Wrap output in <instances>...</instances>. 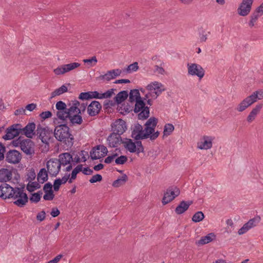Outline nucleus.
Wrapping results in <instances>:
<instances>
[{
  "label": "nucleus",
  "mask_w": 263,
  "mask_h": 263,
  "mask_svg": "<svg viewBox=\"0 0 263 263\" xmlns=\"http://www.w3.org/2000/svg\"><path fill=\"white\" fill-rule=\"evenodd\" d=\"M158 120L155 117L150 118L145 124V128L139 124H136L132 133V137L137 140L149 138L155 140L159 135L158 131L155 132Z\"/></svg>",
  "instance_id": "obj_1"
},
{
  "label": "nucleus",
  "mask_w": 263,
  "mask_h": 263,
  "mask_svg": "<svg viewBox=\"0 0 263 263\" xmlns=\"http://www.w3.org/2000/svg\"><path fill=\"white\" fill-rule=\"evenodd\" d=\"M0 197L4 199H13L14 203L22 206L28 201V197L23 190L20 188H13L10 185L5 183L0 185Z\"/></svg>",
  "instance_id": "obj_2"
},
{
  "label": "nucleus",
  "mask_w": 263,
  "mask_h": 263,
  "mask_svg": "<svg viewBox=\"0 0 263 263\" xmlns=\"http://www.w3.org/2000/svg\"><path fill=\"white\" fill-rule=\"evenodd\" d=\"M54 135L58 140L64 142L68 147H71L73 144V137L69 133V127L66 125L56 126Z\"/></svg>",
  "instance_id": "obj_3"
},
{
  "label": "nucleus",
  "mask_w": 263,
  "mask_h": 263,
  "mask_svg": "<svg viewBox=\"0 0 263 263\" xmlns=\"http://www.w3.org/2000/svg\"><path fill=\"white\" fill-rule=\"evenodd\" d=\"M124 147L130 153H136L139 155L143 152L144 148L141 141H138L134 142L132 140L126 139L122 141Z\"/></svg>",
  "instance_id": "obj_4"
},
{
  "label": "nucleus",
  "mask_w": 263,
  "mask_h": 263,
  "mask_svg": "<svg viewBox=\"0 0 263 263\" xmlns=\"http://www.w3.org/2000/svg\"><path fill=\"white\" fill-rule=\"evenodd\" d=\"M135 105L134 111L135 112H140L138 114V119L140 120L146 119L149 117V107L145 106V104L144 101L140 99L136 101Z\"/></svg>",
  "instance_id": "obj_5"
},
{
  "label": "nucleus",
  "mask_w": 263,
  "mask_h": 263,
  "mask_svg": "<svg viewBox=\"0 0 263 263\" xmlns=\"http://www.w3.org/2000/svg\"><path fill=\"white\" fill-rule=\"evenodd\" d=\"M14 175V179L17 180L20 178L19 175L12 167L2 168L0 169V182H6L10 181Z\"/></svg>",
  "instance_id": "obj_6"
},
{
  "label": "nucleus",
  "mask_w": 263,
  "mask_h": 263,
  "mask_svg": "<svg viewBox=\"0 0 263 263\" xmlns=\"http://www.w3.org/2000/svg\"><path fill=\"white\" fill-rule=\"evenodd\" d=\"M188 74L197 76L201 79L204 76L205 71L202 66L196 63H189L187 65Z\"/></svg>",
  "instance_id": "obj_7"
},
{
  "label": "nucleus",
  "mask_w": 263,
  "mask_h": 263,
  "mask_svg": "<svg viewBox=\"0 0 263 263\" xmlns=\"http://www.w3.org/2000/svg\"><path fill=\"white\" fill-rule=\"evenodd\" d=\"M253 0H242L237 9V14L241 16H247L251 12Z\"/></svg>",
  "instance_id": "obj_8"
},
{
  "label": "nucleus",
  "mask_w": 263,
  "mask_h": 263,
  "mask_svg": "<svg viewBox=\"0 0 263 263\" xmlns=\"http://www.w3.org/2000/svg\"><path fill=\"white\" fill-rule=\"evenodd\" d=\"M180 194V190L177 187H171L167 189L164 194L162 202L165 205L172 201Z\"/></svg>",
  "instance_id": "obj_9"
},
{
  "label": "nucleus",
  "mask_w": 263,
  "mask_h": 263,
  "mask_svg": "<svg viewBox=\"0 0 263 263\" xmlns=\"http://www.w3.org/2000/svg\"><path fill=\"white\" fill-rule=\"evenodd\" d=\"M146 89L153 93L151 96H152V99H156L162 91L165 90L163 85L158 82L151 83L146 86Z\"/></svg>",
  "instance_id": "obj_10"
},
{
  "label": "nucleus",
  "mask_w": 263,
  "mask_h": 263,
  "mask_svg": "<svg viewBox=\"0 0 263 263\" xmlns=\"http://www.w3.org/2000/svg\"><path fill=\"white\" fill-rule=\"evenodd\" d=\"M80 66V64L77 62L62 65L53 70L56 75L64 74Z\"/></svg>",
  "instance_id": "obj_11"
},
{
  "label": "nucleus",
  "mask_w": 263,
  "mask_h": 263,
  "mask_svg": "<svg viewBox=\"0 0 263 263\" xmlns=\"http://www.w3.org/2000/svg\"><path fill=\"white\" fill-rule=\"evenodd\" d=\"M21 159L22 155L16 150H10L6 154V161L9 163L17 164Z\"/></svg>",
  "instance_id": "obj_12"
},
{
  "label": "nucleus",
  "mask_w": 263,
  "mask_h": 263,
  "mask_svg": "<svg viewBox=\"0 0 263 263\" xmlns=\"http://www.w3.org/2000/svg\"><path fill=\"white\" fill-rule=\"evenodd\" d=\"M59 157V158L58 160L60 162L61 165L65 166L68 165L66 168V171L67 172L70 171L72 167V164L71 163L72 162L71 160H72V155L68 153H64L61 154Z\"/></svg>",
  "instance_id": "obj_13"
},
{
  "label": "nucleus",
  "mask_w": 263,
  "mask_h": 263,
  "mask_svg": "<svg viewBox=\"0 0 263 263\" xmlns=\"http://www.w3.org/2000/svg\"><path fill=\"white\" fill-rule=\"evenodd\" d=\"M108 151L103 145H98L92 151L90 152V157L92 160H96L104 157L107 155Z\"/></svg>",
  "instance_id": "obj_14"
},
{
  "label": "nucleus",
  "mask_w": 263,
  "mask_h": 263,
  "mask_svg": "<svg viewBox=\"0 0 263 263\" xmlns=\"http://www.w3.org/2000/svg\"><path fill=\"white\" fill-rule=\"evenodd\" d=\"M122 70L121 69H115L107 71L105 74L100 76L98 79L101 80L108 82L120 76Z\"/></svg>",
  "instance_id": "obj_15"
},
{
  "label": "nucleus",
  "mask_w": 263,
  "mask_h": 263,
  "mask_svg": "<svg viewBox=\"0 0 263 263\" xmlns=\"http://www.w3.org/2000/svg\"><path fill=\"white\" fill-rule=\"evenodd\" d=\"M254 103L253 97L250 95L242 100L237 105L235 109L238 112H242Z\"/></svg>",
  "instance_id": "obj_16"
},
{
  "label": "nucleus",
  "mask_w": 263,
  "mask_h": 263,
  "mask_svg": "<svg viewBox=\"0 0 263 263\" xmlns=\"http://www.w3.org/2000/svg\"><path fill=\"white\" fill-rule=\"evenodd\" d=\"M213 138L204 136L197 143V148L200 149H208L212 147Z\"/></svg>",
  "instance_id": "obj_17"
},
{
  "label": "nucleus",
  "mask_w": 263,
  "mask_h": 263,
  "mask_svg": "<svg viewBox=\"0 0 263 263\" xmlns=\"http://www.w3.org/2000/svg\"><path fill=\"white\" fill-rule=\"evenodd\" d=\"M122 140L119 134L113 133L111 134L107 138L108 145L111 147H116L118 146L121 143Z\"/></svg>",
  "instance_id": "obj_18"
},
{
  "label": "nucleus",
  "mask_w": 263,
  "mask_h": 263,
  "mask_svg": "<svg viewBox=\"0 0 263 263\" xmlns=\"http://www.w3.org/2000/svg\"><path fill=\"white\" fill-rule=\"evenodd\" d=\"M102 108L101 104L97 101H92L87 106V112L90 116L98 115Z\"/></svg>",
  "instance_id": "obj_19"
},
{
  "label": "nucleus",
  "mask_w": 263,
  "mask_h": 263,
  "mask_svg": "<svg viewBox=\"0 0 263 263\" xmlns=\"http://www.w3.org/2000/svg\"><path fill=\"white\" fill-rule=\"evenodd\" d=\"M115 134L121 136L126 130V126L125 122L121 119H118L114 123L112 126Z\"/></svg>",
  "instance_id": "obj_20"
},
{
  "label": "nucleus",
  "mask_w": 263,
  "mask_h": 263,
  "mask_svg": "<svg viewBox=\"0 0 263 263\" xmlns=\"http://www.w3.org/2000/svg\"><path fill=\"white\" fill-rule=\"evenodd\" d=\"M18 126V124L14 125L8 128L7 129L6 134L3 137V138L5 140H10L17 136L20 133L19 129L17 128Z\"/></svg>",
  "instance_id": "obj_21"
},
{
  "label": "nucleus",
  "mask_w": 263,
  "mask_h": 263,
  "mask_svg": "<svg viewBox=\"0 0 263 263\" xmlns=\"http://www.w3.org/2000/svg\"><path fill=\"white\" fill-rule=\"evenodd\" d=\"M33 142L28 139H23L21 149L26 154H31L33 152Z\"/></svg>",
  "instance_id": "obj_22"
},
{
  "label": "nucleus",
  "mask_w": 263,
  "mask_h": 263,
  "mask_svg": "<svg viewBox=\"0 0 263 263\" xmlns=\"http://www.w3.org/2000/svg\"><path fill=\"white\" fill-rule=\"evenodd\" d=\"M193 203L192 201H181L179 204L176 208L175 212L177 214L180 215L187 211L189 206Z\"/></svg>",
  "instance_id": "obj_23"
},
{
  "label": "nucleus",
  "mask_w": 263,
  "mask_h": 263,
  "mask_svg": "<svg viewBox=\"0 0 263 263\" xmlns=\"http://www.w3.org/2000/svg\"><path fill=\"white\" fill-rule=\"evenodd\" d=\"M61 166L58 159H50V176H56L60 171Z\"/></svg>",
  "instance_id": "obj_24"
},
{
  "label": "nucleus",
  "mask_w": 263,
  "mask_h": 263,
  "mask_svg": "<svg viewBox=\"0 0 263 263\" xmlns=\"http://www.w3.org/2000/svg\"><path fill=\"white\" fill-rule=\"evenodd\" d=\"M216 238V235L213 233H211L206 236H202L201 238L196 242V244L198 246L204 245L207 244Z\"/></svg>",
  "instance_id": "obj_25"
},
{
  "label": "nucleus",
  "mask_w": 263,
  "mask_h": 263,
  "mask_svg": "<svg viewBox=\"0 0 263 263\" xmlns=\"http://www.w3.org/2000/svg\"><path fill=\"white\" fill-rule=\"evenodd\" d=\"M38 133L40 134V137L42 141L48 144L49 141V133L48 129L44 127H39L37 129Z\"/></svg>",
  "instance_id": "obj_26"
},
{
  "label": "nucleus",
  "mask_w": 263,
  "mask_h": 263,
  "mask_svg": "<svg viewBox=\"0 0 263 263\" xmlns=\"http://www.w3.org/2000/svg\"><path fill=\"white\" fill-rule=\"evenodd\" d=\"M261 16H262V15L255 9L250 16V20L248 22L249 27L250 28H252L254 27L258 18Z\"/></svg>",
  "instance_id": "obj_27"
},
{
  "label": "nucleus",
  "mask_w": 263,
  "mask_h": 263,
  "mask_svg": "<svg viewBox=\"0 0 263 263\" xmlns=\"http://www.w3.org/2000/svg\"><path fill=\"white\" fill-rule=\"evenodd\" d=\"M35 124L34 123L28 124L23 129L24 135L28 138H32L34 135Z\"/></svg>",
  "instance_id": "obj_28"
},
{
  "label": "nucleus",
  "mask_w": 263,
  "mask_h": 263,
  "mask_svg": "<svg viewBox=\"0 0 263 263\" xmlns=\"http://www.w3.org/2000/svg\"><path fill=\"white\" fill-rule=\"evenodd\" d=\"M261 108L262 105L258 104L253 108L247 117L248 122H252L255 119L256 115L259 113Z\"/></svg>",
  "instance_id": "obj_29"
},
{
  "label": "nucleus",
  "mask_w": 263,
  "mask_h": 263,
  "mask_svg": "<svg viewBox=\"0 0 263 263\" xmlns=\"http://www.w3.org/2000/svg\"><path fill=\"white\" fill-rule=\"evenodd\" d=\"M128 96V93L127 91H121L114 98L115 102L117 104H120L124 101L127 98Z\"/></svg>",
  "instance_id": "obj_30"
},
{
  "label": "nucleus",
  "mask_w": 263,
  "mask_h": 263,
  "mask_svg": "<svg viewBox=\"0 0 263 263\" xmlns=\"http://www.w3.org/2000/svg\"><path fill=\"white\" fill-rule=\"evenodd\" d=\"M48 179V173L45 168H42L37 175V180L41 183H44Z\"/></svg>",
  "instance_id": "obj_31"
},
{
  "label": "nucleus",
  "mask_w": 263,
  "mask_h": 263,
  "mask_svg": "<svg viewBox=\"0 0 263 263\" xmlns=\"http://www.w3.org/2000/svg\"><path fill=\"white\" fill-rule=\"evenodd\" d=\"M128 95L129 100L132 103L136 102L141 98L139 91L138 89L131 90Z\"/></svg>",
  "instance_id": "obj_32"
},
{
  "label": "nucleus",
  "mask_w": 263,
  "mask_h": 263,
  "mask_svg": "<svg viewBox=\"0 0 263 263\" xmlns=\"http://www.w3.org/2000/svg\"><path fill=\"white\" fill-rule=\"evenodd\" d=\"M79 105L80 102L78 101L75 100L73 102L72 106L67 109L68 112H69L70 115L80 114V110H79Z\"/></svg>",
  "instance_id": "obj_33"
},
{
  "label": "nucleus",
  "mask_w": 263,
  "mask_h": 263,
  "mask_svg": "<svg viewBox=\"0 0 263 263\" xmlns=\"http://www.w3.org/2000/svg\"><path fill=\"white\" fill-rule=\"evenodd\" d=\"M127 180V176L124 174L120 178L114 181L112 183V186L115 187H118L124 185Z\"/></svg>",
  "instance_id": "obj_34"
},
{
  "label": "nucleus",
  "mask_w": 263,
  "mask_h": 263,
  "mask_svg": "<svg viewBox=\"0 0 263 263\" xmlns=\"http://www.w3.org/2000/svg\"><path fill=\"white\" fill-rule=\"evenodd\" d=\"M72 124H81L83 122L82 117L79 114L70 115L69 118Z\"/></svg>",
  "instance_id": "obj_35"
},
{
  "label": "nucleus",
  "mask_w": 263,
  "mask_h": 263,
  "mask_svg": "<svg viewBox=\"0 0 263 263\" xmlns=\"http://www.w3.org/2000/svg\"><path fill=\"white\" fill-rule=\"evenodd\" d=\"M68 91V88L65 85H62L60 88L56 89L51 93V97L50 98H53L57 96H60L64 92Z\"/></svg>",
  "instance_id": "obj_36"
},
{
  "label": "nucleus",
  "mask_w": 263,
  "mask_h": 263,
  "mask_svg": "<svg viewBox=\"0 0 263 263\" xmlns=\"http://www.w3.org/2000/svg\"><path fill=\"white\" fill-rule=\"evenodd\" d=\"M260 217L259 216L255 217L253 218L250 219L246 223L249 228L251 229L257 226L260 222Z\"/></svg>",
  "instance_id": "obj_37"
},
{
  "label": "nucleus",
  "mask_w": 263,
  "mask_h": 263,
  "mask_svg": "<svg viewBox=\"0 0 263 263\" xmlns=\"http://www.w3.org/2000/svg\"><path fill=\"white\" fill-rule=\"evenodd\" d=\"M57 115L59 119L62 120H66L67 119H69L70 116L69 112L66 110V109L58 111Z\"/></svg>",
  "instance_id": "obj_38"
},
{
  "label": "nucleus",
  "mask_w": 263,
  "mask_h": 263,
  "mask_svg": "<svg viewBox=\"0 0 263 263\" xmlns=\"http://www.w3.org/2000/svg\"><path fill=\"white\" fill-rule=\"evenodd\" d=\"M204 214L201 211H198L194 214L192 220L195 222H199L201 221L204 219Z\"/></svg>",
  "instance_id": "obj_39"
},
{
  "label": "nucleus",
  "mask_w": 263,
  "mask_h": 263,
  "mask_svg": "<svg viewBox=\"0 0 263 263\" xmlns=\"http://www.w3.org/2000/svg\"><path fill=\"white\" fill-rule=\"evenodd\" d=\"M174 130V126L172 124H166L164 127L163 136H168L170 135Z\"/></svg>",
  "instance_id": "obj_40"
},
{
  "label": "nucleus",
  "mask_w": 263,
  "mask_h": 263,
  "mask_svg": "<svg viewBox=\"0 0 263 263\" xmlns=\"http://www.w3.org/2000/svg\"><path fill=\"white\" fill-rule=\"evenodd\" d=\"M82 171V165H78L72 171L71 175V178L69 180V183L72 182V180L75 179L78 173Z\"/></svg>",
  "instance_id": "obj_41"
},
{
  "label": "nucleus",
  "mask_w": 263,
  "mask_h": 263,
  "mask_svg": "<svg viewBox=\"0 0 263 263\" xmlns=\"http://www.w3.org/2000/svg\"><path fill=\"white\" fill-rule=\"evenodd\" d=\"M251 97H253L254 102H256L258 100H261L263 99V90H259L253 92L251 95Z\"/></svg>",
  "instance_id": "obj_42"
},
{
  "label": "nucleus",
  "mask_w": 263,
  "mask_h": 263,
  "mask_svg": "<svg viewBox=\"0 0 263 263\" xmlns=\"http://www.w3.org/2000/svg\"><path fill=\"white\" fill-rule=\"evenodd\" d=\"M40 187L39 184L36 182L29 181L27 185V189L29 192H33Z\"/></svg>",
  "instance_id": "obj_43"
},
{
  "label": "nucleus",
  "mask_w": 263,
  "mask_h": 263,
  "mask_svg": "<svg viewBox=\"0 0 263 263\" xmlns=\"http://www.w3.org/2000/svg\"><path fill=\"white\" fill-rule=\"evenodd\" d=\"M83 62L84 63H87L88 64V65L90 66V67H92V66H95L98 61H97V58L94 56V57H92L90 59H84L83 60Z\"/></svg>",
  "instance_id": "obj_44"
},
{
  "label": "nucleus",
  "mask_w": 263,
  "mask_h": 263,
  "mask_svg": "<svg viewBox=\"0 0 263 263\" xmlns=\"http://www.w3.org/2000/svg\"><path fill=\"white\" fill-rule=\"evenodd\" d=\"M115 89H110L105 92L104 93H102L101 94V99H107L110 98L114 94Z\"/></svg>",
  "instance_id": "obj_45"
},
{
  "label": "nucleus",
  "mask_w": 263,
  "mask_h": 263,
  "mask_svg": "<svg viewBox=\"0 0 263 263\" xmlns=\"http://www.w3.org/2000/svg\"><path fill=\"white\" fill-rule=\"evenodd\" d=\"M127 161V158L125 156H121L115 159V162L117 164H123Z\"/></svg>",
  "instance_id": "obj_46"
},
{
  "label": "nucleus",
  "mask_w": 263,
  "mask_h": 263,
  "mask_svg": "<svg viewBox=\"0 0 263 263\" xmlns=\"http://www.w3.org/2000/svg\"><path fill=\"white\" fill-rule=\"evenodd\" d=\"M55 108L58 111H61L62 110H66V104L62 101H58L56 105Z\"/></svg>",
  "instance_id": "obj_47"
},
{
  "label": "nucleus",
  "mask_w": 263,
  "mask_h": 263,
  "mask_svg": "<svg viewBox=\"0 0 263 263\" xmlns=\"http://www.w3.org/2000/svg\"><path fill=\"white\" fill-rule=\"evenodd\" d=\"M250 230V229L249 228L248 226L246 223L243 225V226L240 229L238 230V234L239 235H243V234H245L246 232H247Z\"/></svg>",
  "instance_id": "obj_48"
},
{
  "label": "nucleus",
  "mask_w": 263,
  "mask_h": 263,
  "mask_svg": "<svg viewBox=\"0 0 263 263\" xmlns=\"http://www.w3.org/2000/svg\"><path fill=\"white\" fill-rule=\"evenodd\" d=\"M44 190L46 193L44 196V199L49 200V183H47L45 184Z\"/></svg>",
  "instance_id": "obj_49"
},
{
  "label": "nucleus",
  "mask_w": 263,
  "mask_h": 263,
  "mask_svg": "<svg viewBox=\"0 0 263 263\" xmlns=\"http://www.w3.org/2000/svg\"><path fill=\"white\" fill-rule=\"evenodd\" d=\"M102 180V177L100 174L93 175L89 180V182L91 183H96L98 181H101Z\"/></svg>",
  "instance_id": "obj_50"
},
{
  "label": "nucleus",
  "mask_w": 263,
  "mask_h": 263,
  "mask_svg": "<svg viewBox=\"0 0 263 263\" xmlns=\"http://www.w3.org/2000/svg\"><path fill=\"white\" fill-rule=\"evenodd\" d=\"M138 63L137 62H134V63L129 65L127 68V71L128 72H130L132 71H137L138 69Z\"/></svg>",
  "instance_id": "obj_51"
},
{
  "label": "nucleus",
  "mask_w": 263,
  "mask_h": 263,
  "mask_svg": "<svg viewBox=\"0 0 263 263\" xmlns=\"http://www.w3.org/2000/svg\"><path fill=\"white\" fill-rule=\"evenodd\" d=\"M208 34L205 31H202L199 33V39L201 43L205 42L208 39Z\"/></svg>",
  "instance_id": "obj_52"
},
{
  "label": "nucleus",
  "mask_w": 263,
  "mask_h": 263,
  "mask_svg": "<svg viewBox=\"0 0 263 263\" xmlns=\"http://www.w3.org/2000/svg\"><path fill=\"white\" fill-rule=\"evenodd\" d=\"M71 161L72 162L74 163V165L76 164V163L82 162L81 156L80 155V152L78 154H77L76 155H73V156H72V160Z\"/></svg>",
  "instance_id": "obj_53"
},
{
  "label": "nucleus",
  "mask_w": 263,
  "mask_h": 263,
  "mask_svg": "<svg viewBox=\"0 0 263 263\" xmlns=\"http://www.w3.org/2000/svg\"><path fill=\"white\" fill-rule=\"evenodd\" d=\"M79 98L81 100H88L89 99H91L90 92H82L80 94Z\"/></svg>",
  "instance_id": "obj_54"
},
{
  "label": "nucleus",
  "mask_w": 263,
  "mask_h": 263,
  "mask_svg": "<svg viewBox=\"0 0 263 263\" xmlns=\"http://www.w3.org/2000/svg\"><path fill=\"white\" fill-rule=\"evenodd\" d=\"M152 93H153L152 91H149L147 93L145 94V97L143 98L145 100H147V103L149 105H152V99H153L152 96H151Z\"/></svg>",
  "instance_id": "obj_55"
},
{
  "label": "nucleus",
  "mask_w": 263,
  "mask_h": 263,
  "mask_svg": "<svg viewBox=\"0 0 263 263\" xmlns=\"http://www.w3.org/2000/svg\"><path fill=\"white\" fill-rule=\"evenodd\" d=\"M23 139L21 137H19L18 139L13 140L12 142V145L15 147H20L22 144Z\"/></svg>",
  "instance_id": "obj_56"
},
{
  "label": "nucleus",
  "mask_w": 263,
  "mask_h": 263,
  "mask_svg": "<svg viewBox=\"0 0 263 263\" xmlns=\"http://www.w3.org/2000/svg\"><path fill=\"white\" fill-rule=\"evenodd\" d=\"M62 184L60 179L55 180L53 187L55 191H58L59 190L60 185Z\"/></svg>",
  "instance_id": "obj_57"
},
{
  "label": "nucleus",
  "mask_w": 263,
  "mask_h": 263,
  "mask_svg": "<svg viewBox=\"0 0 263 263\" xmlns=\"http://www.w3.org/2000/svg\"><path fill=\"white\" fill-rule=\"evenodd\" d=\"M40 198L41 196L40 194L34 193L32 195V196L30 198V200L32 202H37L40 200Z\"/></svg>",
  "instance_id": "obj_58"
},
{
  "label": "nucleus",
  "mask_w": 263,
  "mask_h": 263,
  "mask_svg": "<svg viewBox=\"0 0 263 263\" xmlns=\"http://www.w3.org/2000/svg\"><path fill=\"white\" fill-rule=\"evenodd\" d=\"M120 108L121 109H119V110H120L121 114L128 113L130 111L132 110L131 107L127 106H124L123 107L122 106Z\"/></svg>",
  "instance_id": "obj_59"
},
{
  "label": "nucleus",
  "mask_w": 263,
  "mask_h": 263,
  "mask_svg": "<svg viewBox=\"0 0 263 263\" xmlns=\"http://www.w3.org/2000/svg\"><path fill=\"white\" fill-rule=\"evenodd\" d=\"M117 156V154H115L111 156H108L105 159L104 162L107 164L111 163Z\"/></svg>",
  "instance_id": "obj_60"
},
{
  "label": "nucleus",
  "mask_w": 263,
  "mask_h": 263,
  "mask_svg": "<svg viewBox=\"0 0 263 263\" xmlns=\"http://www.w3.org/2000/svg\"><path fill=\"white\" fill-rule=\"evenodd\" d=\"M28 179L29 180V181H31L32 180H34L35 178V173L34 171L30 170L29 171L28 174Z\"/></svg>",
  "instance_id": "obj_61"
},
{
  "label": "nucleus",
  "mask_w": 263,
  "mask_h": 263,
  "mask_svg": "<svg viewBox=\"0 0 263 263\" xmlns=\"http://www.w3.org/2000/svg\"><path fill=\"white\" fill-rule=\"evenodd\" d=\"M60 211L56 207L53 208L51 209V211L50 212V215L53 217L58 216L60 214Z\"/></svg>",
  "instance_id": "obj_62"
},
{
  "label": "nucleus",
  "mask_w": 263,
  "mask_h": 263,
  "mask_svg": "<svg viewBox=\"0 0 263 263\" xmlns=\"http://www.w3.org/2000/svg\"><path fill=\"white\" fill-rule=\"evenodd\" d=\"M5 147L0 143V161L4 158V153L5 152Z\"/></svg>",
  "instance_id": "obj_63"
},
{
  "label": "nucleus",
  "mask_w": 263,
  "mask_h": 263,
  "mask_svg": "<svg viewBox=\"0 0 263 263\" xmlns=\"http://www.w3.org/2000/svg\"><path fill=\"white\" fill-rule=\"evenodd\" d=\"M90 92V96H91V99L96 98V99H101V94L99 93L98 91H91Z\"/></svg>",
  "instance_id": "obj_64"
}]
</instances>
